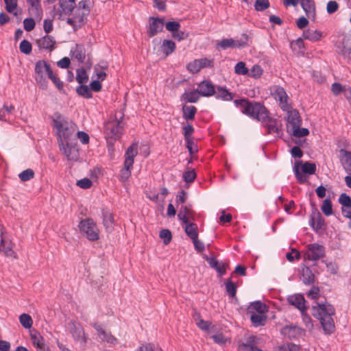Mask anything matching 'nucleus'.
I'll list each match as a JSON object with an SVG mask.
<instances>
[{
  "mask_svg": "<svg viewBox=\"0 0 351 351\" xmlns=\"http://www.w3.org/2000/svg\"><path fill=\"white\" fill-rule=\"evenodd\" d=\"M184 141L193 140L192 135L194 132V128L191 124L187 123L183 127Z\"/></svg>",
  "mask_w": 351,
  "mask_h": 351,
  "instance_id": "bf43d9fd",
  "label": "nucleus"
},
{
  "mask_svg": "<svg viewBox=\"0 0 351 351\" xmlns=\"http://www.w3.org/2000/svg\"><path fill=\"white\" fill-rule=\"evenodd\" d=\"M199 96L197 89H193L184 92L182 95L181 99L188 103H196L198 101Z\"/></svg>",
  "mask_w": 351,
  "mask_h": 351,
  "instance_id": "e433bc0d",
  "label": "nucleus"
},
{
  "mask_svg": "<svg viewBox=\"0 0 351 351\" xmlns=\"http://www.w3.org/2000/svg\"><path fill=\"white\" fill-rule=\"evenodd\" d=\"M49 78L52 81L54 85L57 87V88L60 91L64 92V84L58 77L57 74L54 73L53 71L50 72V75H49Z\"/></svg>",
  "mask_w": 351,
  "mask_h": 351,
  "instance_id": "603ef678",
  "label": "nucleus"
},
{
  "mask_svg": "<svg viewBox=\"0 0 351 351\" xmlns=\"http://www.w3.org/2000/svg\"><path fill=\"white\" fill-rule=\"evenodd\" d=\"M339 202L342 207H351V197L345 193L340 195Z\"/></svg>",
  "mask_w": 351,
  "mask_h": 351,
  "instance_id": "0e129e2a",
  "label": "nucleus"
},
{
  "mask_svg": "<svg viewBox=\"0 0 351 351\" xmlns=\"http://www.w3.org/2000/svg\"><path fill=\"white\" fill-rule=\"evenodd\" d=\"M321 210L326 216H330L332 214V205L330 199H325L324 200Z\"/></svg>",
  "mask_w": 351,
  "mask_h": 351,
  "instance_id": "09e8293b",
  "label": "nucleus"
},
{
  "mask_svg": "<svg viewBox=\"0 0 351 351\" xmlns=\"http://www.w3.org/2000/svg\"><path fill=\"white\" fill-rule=\"evenodd\" d=\"M194 214L195 212L191 208V205H182L178 217L183 223H186L189 219H193Z\"/></svg>",
  "mask_w": 351,
  "mask_h": 351,
  "instance_id": "4be33fe9",
  "label": "nucleus"
},
{
  "mask_svg": "<svg viewBox=\"0 0 351 351\" xmlns=\"http://www.w3.org/2000/svg\"><path fill=\"white\" fill-rule=\"evenodd\" d=\"M197 90L202 97H210L215 95L216 88L209 80H203L197 84Z\"/></svg>",
  "mask_w": 351,
  "mask_h": 351,
  "instance_id": "f3484780",
  "label": "nucleus"
},
{
  "mask_svg": "<svg viewBox=\"0 0 351 351\" xmlns=\"http://www.w3.org/2000/svg\"><path fill=\"white\" fill-rule=\"evenodd\" d=\"M271 96L279 102V106L282 110H289L291 108L288 103V95L285 90L280 86H274L270 89Z\"/></svg>",
  "mask_w": 351,
  "mask_h": 351,
  "instance_id": "6e6552de",
  "label": "nucleus"
},
{
  "mask_svg": "<svg viewBox=\"0 0 351 351\" xmlns=\"http://www.w3.org/2000/svg\"><path fill=\"white\" fill-rule=\"evenodd\" d=\"M301 279L306 285H310L315 281V275L310 267L304 266L301 270Z\"/></svg>",
  "mask_w": 351,
  "mask_h": 351,
  "instance_id": "7c9ffc66",
  "label": "nucleus"
},
{
  "mask_svg": "<svg viewBox=\"0 0 351 351\" xmlns=\"http://www.w3.org/2000/svg\"><path fill=\"white\" fill-rule=\"evenodd\" d=\"M29 5L34 12V15L38 19H41L43 10L40 5V0H25Z\"/></svg>",
  "mask_w": 351,
  "mask_h": 351,
  "instance_id": "a19ab883",
  "label": "nucleus"
},
{
  "mask_svg": "<svg viewBox=\"0 0 351 351\" xmlns=\"http://www.w3.org/2000/svg\"><path fill=\"white\" fill-rule=\"evenodd\" d=\"M122 117L119 120L114 119L108 121L104 125V134L106 138L113 139L114 141L121 138L123 130Z\"/></svg>",
  "mask_w": 351,
  "mask_h": 351,
  "instance_id": "0eeeda50",
  "label": "nucleus"
},
{
  "mask_svg": "<svg viewBox=\"0 0 351 351\" xmlns=\"http://www.w3.org/2000/svg\"><path fill=\"white\" fill-rule=\"evenodd\" d=\"M293 171L298 182L303 184L306 182V177L304 174L313 175L315 173L316 165L311 162L297 161L293 167Z\"/></svg>",
  "mask_w": 351,
  "mask_h": 351,
  "instance_id": "423d86ee",
  "label": "nucleus"
},
{
  "mask_svg": "<svg viewBox=\"0 0 351 351\" xmlns=\"http://www.w3.org/2000/svg\"><path fill=\"white\" fill-rule=\"evenodd\" d=\"M132 167L133 165H127V163L124 162V167L120 171L119 180L121 182H125L131 176Z\"/></svg>",
  "mask_w": 351,
  "mask_h": 351,
  "instance_id": "37998d69",
  "label": "nucleus"
},
{
  "mask_svg": "<svg viewBox=\"0 0 351 351\" xmlns=\"http://www.w3.org/2000/svg\"><path fill=\"white\" fill-rule=\"evenodd\" d=\"M161 51L165 57L173 53L176 49V43L171 40H164L160 46Z\"/></svg>",
  "mask_w": 351,
  "mask_h": 351,
  "instance_id": "c9c22d12",
  "label": "nucleus"
},
{
  "mask_svg": "<svg viewBox=\"0 0 351 351\" xmlns=\"http://www.w3.org/2000/svg\"><path fill=\"white\" fill-rule=\"evenodd\" d=\"M303 37L304 39L309 40L312 42H316L321 39L322 33L319 30H312L307 29L303 32Z\"/></svg>",
  "mask_w": 351,
  "mask_h": 351,
  "instance_id": "4c0bfd02",
  "label": "nucleus"
},
{
  "mask_svg": "<svg viewBox=\"0 0 351 351\" xmlns=\"http://www.w3.org/2000/svg\"><path fill=\"white\" fill-rule=\"evenodd\" d=\"M249 76L257 79L261 77L263 73V69L261 66L254 64L249 71Z\"/></svg>",
  "mask_w": 351,
  "mask_h": 351,
  "instance_id": "680f3d73",
  "label": "nucleus"
},
{
  "mask_svg": "<svg viewBox=\"0 0 351 351\" xmlns=\"http://www.w3.org/2000/svg\"><path fill=\"white\" fill-rule=\"evenodd\" d=\"M309 223L311 226L317 232L323 229L325 225L324 219L317 209H315V210L313 211L311 215Z\"/></svg>",
  "mask_w": 351,
  "mask_h": 351,
  "instance_id": "aec40b11",
  "label": "nucleus"
},
{
  "mask_svg": "<svg viewBox=\"0 0 351 351\" xmlns=\"http://www.w3.org/2000/svg\"><path fill=\"white\" fill-rule=\"evenodd\" d=\"M305 256L308 260L317 261L325 256V247L318 243L309 244Z\"/></svg>",
  "mask_w": 351,
  "mask_h": 351,
  "instance_id": "ddd939ff",
  "label": "nucleus"
},
{
  "mask_svg": "<svg viewBox=\"0 0 351 351\" xmlns=\"http://www.w3.org/2000/svg\"><path fill=\"white\" fill-rule=\"evenodd\" d=\"M215 97L223 101H231L233 99L234 94L230 93L226 86H217L216 88Z\"/></svg>",
  "mask_w": 351,
  "mask_h": 351,
  "instance_id": "bb28decb",
  "label": "nucleus"
},
{
  "mask_svg": "<svg viewBox=\"0 0 351 351\" xmlns=\"http://www.w3.org/2000/svg\"><path fill=\"white\" fill-rule=\"evenodd\" d=\"M101 216L103 224L106 232H112L114 224L113 214L106 208H103L101 209Z\"/></svg>",
  "mask_w": 351,
  "mask_h": 351,
  "instance_id": "412c9836",
  "label": "nucleus"
},
{
  "mask_svg": "<svg viewBox=\"0 0 351 351\" xmlns=\"http://www.w3.org/2000/svg\"><path fill=\"white\" fill-rule=\"evenodd\" d=\"M165 27L167 30L173 34L175 32H178L180 29V24L178 21H168L165 23Z\"/></svg>",
  "mask_w": 351,
  "mask_h": 351,
  "instance_id": "69168bd1",
  "label": "nucleus"
},
{
  "mask_svg": "<svg viewBox=\"0 0 351 351\" xmlns=\"http://www.w3.org/2000/svg\"><path fill=\"white\" fill-rule=\"evenodd\" d=\"M137 153L136 147L134 145H130L125 153L124 162L127 163V165H133L134 157L137 155Z\"/></svg>",
  "mask_w": 351,
  "mask_h": 351,
  "instance_id": "ea45409f",
  "label": "nucleus"
},
{
  "mask_svg": "<svg viewBox=\"0 0 351 351\" xmlns=\"http://www.w3.org/2000/svg\"><path fill=\"white\" fill-rule=\"evenodd\" d=\"M300 5L308 18H315V4L313 0L301 2Z\"/></svg>",
  "mask_w": 351,
  "mask_h": 351,
  "instance_id": "f704fd0d",
  "label": "nucleus"
},
{
  "mask_svg": "<svg viewBox=\"0 0 351 351\" xmlns=\"http://www.w3.org/2000/svg\"><path fill=\"white\" fill-rule=\"evenodd\" d=\"M69 325L70 326V332L72 335V337L75 341L80 343L81 348L83 350H85L88 337L85 335V332L82 324L76 322H71Z\"/></svg>",
  "mask_w": 351,
  "mask_h": 351,
  "instance_id": "1a4fd4ad",
  "label": "nucleus"
},
{
  "mask_svg": "<svg viewBox=\"0 0 351 351\" xmlns=\"http://www.w3.org/2000/svg\"><path fill=\"white\" fill-rule=\"evenodd\" d=\"M77 93L86 99H90L93 97L91 90L86 86L84 84H80L76 88Z\"/></svg>",
  "mask_w": 351,
  "mask_h": 351,
  "instance_id": "a18cd8bd",
  "label": "nucleus"
},
{
  "mask_svg": "<svg viewBox=\"0 0 351 351\" xmlns=\"http://www.w3.org/2000/svg\"><path fill=\"white\" fill-rule=\"evenodd\" d=\"M80 232L89 241H95L99 239V230L97 223L91 218L82 219L78 225Z\"/></svg>",
  "mask_w": 351,
  "mask_h": 351,
  "instance_id": "39448f33",
  "label": "nucleus"
},
{
  "mask_svg": "<svg viewBox=\"0 0 351 351\" xmlns=\"http://www.w3.org/2000/svg\"><path fill=\"white\" fill-rule=\"evenodd\" d=\"M92 184H93L92 181L89 178H87L77 180V183H76L77 186H78L79 187L84 189H88L90 188L92 186Z\"/></svg>",
  "mask_w": 351,
  "mask_h": 351,
  "instance_id": "774afa93",
  "label": "nucleus"
},
{
  "mask_svg": "<svg viewBox=\"0 0 351 351\" xmlns=\"http://www.w3.org/2000/svg\"><path fill=\"white\" fill-rule=\"evenodd\" d=\"M250 321L254 327L264 326L267 321L266 313L250 314Z\"/></svg>",
  "mask_w": 351,
  "mask_h": 351,
  "instance_id": "2f4dec72",
  "label": "nucleus"
},
{
  "mask_svg": "<svg viewBox=\"0 0 351 351\" xmlns=\"http://www.w3.org/2000/svg\"><path fill=\"white\" fill-rule=\"evenodd\" d=\"M93 327L97 331V336L101 341L106 342L110 346H114L118 343V339L112 335L110 331L104 330L101 324L95 323Z\"/></svg>",
  "mask_w": 351,
  "mask_h": 351,
  "instance_id": "2eb2a0df",
  "label": "nucleus"
},
{
  "mask_svg": "<svg viewBox=\"0 0 351 351\" xmlns=\"http://www.w3.org/2000/svg\"><path fill=\"white\" fill-rule=\"evenodd\" d=\"M267 311L268 306L259 300L252 302L247 308V314L266 313Z\"/></svg>",
  "mask_w": 351,
  "mask_h": 351,
  "instance_id": "b1692460",
  "label": "nucleus"
},
{
  "mask_svg": "<svg viewBox=\"0 0 351 351\" xmlns=\"http://www.w3.org/2000/svg\"><path fill=\"white\" fill-rule=\"evenodd\" d=\"M52 71L51 65L45 60H38L35 64L34 79L39 87L42 89H47L48 87V81L45 77V74L49 75Z\"/></svg>",
  "mask_w": 351,
  "mask_h": 351,
  "instance_id": "20e7f679",
  "label": "nucleus"
},
{
  "mask_svg": "<svg viewBox=\"0 0 351 351\" xmlns=\"http://www.w3.org/2000/svg\"><path fill=\"white\" fill-rule=\"evenodd\" d=\"M135 351H163L158 346L151 343H143Z\"/></svg>",
  "mask_w": 351,
  "mask_h": 351,
  "instance_id": "5fc2aeb1",
  "label": "nucleus"
},
{
  "mask_svg": "<svg viewBox=\"0 0 351 351\" xmlns=\"http://www.w3.org/2000/svg\"><path fill=\"white\" fill-rule=\"evenodd\" d=\"M341 54L351 60V36H346L341 40Z\"/></svg>",
  "mask_w": 351,
  "mask_h": 351,
  "instance_id": "cd10ccee",
  "label": "nucleus"
},
{
  "mask_svg": "<svg viewBox=\"0 0 351 351\" xmlns=\"http://www.w3.org/2000/svg\"><path fill=\"white\" fill-rule=\"evenodd\" d=\"M89 0H82L78 3L77 10L75 12V19L80 22L79 26L84 25L87 22V17L90 14V8L88 6Z\"/></svg>",
  "mask_w": 351,
  "mask_h": 351,
  "instance_id": "f8f14e48",
  "label": "nucleus"
},
{
  "mask_svg": "<svg viewBox=\"0 0 351 351\" xmlns=\"http://www.w3.org/2000/svg\"><path fill=\"white\" fill-rule=\"evenodd\" d=\"M339 158L345 171L348 175H351V152L343 148L341 149Z\"/></svg>",
  "mask_w": 351,
  "mask_h": 351,
  "instance_id": "6ab92c4d",
  "label": "nucleus"
},
{
  "mask_svg": "<svg viewBox=\"0 0 351 351\" xmlns=\"http://www.w3.org/2000/svg\"><path fill=\"white\" fill-rule=\"evenodd\" d=\"M55 117L56 118L53 119V125L57 130L58 144L60 140L62 143L75 141V132L77 128V125L64 119L60 113H56Z\"/></svg>",
  "mask_w": 351,
  "mask_h": 351,
  "instance_id": "7ed1b4c3",
  "label": "nucleus"
},
{
  "mask_svg": "<svg viewBox=\"0 0 351 351\" xmlns=\"http://www.w3.org/2000/svg\"><path fill=\"white\" fill-rule=\"evenodd\" d=\"M59 5L62 9V12L66 15H71L75 9V3L69 4L66 0H59Z\"/></svg>",
  "mask_w": 351,
  "mask_h": 351,
  "instance_id": "79ce46f5",
  "label": "nucleus"
},
{
  "mask_svg": "<svg viewBox=\"0 0 351 351\" xmlns=\"http://www.w3.org/2000/svg\"><path fill=\"white\" fill-rule=\"evenodd\" d=\"M197 111V108L194 106L184 105L182 106L183 118L186 121H193Z\"/></svg>",
  "mask_w": 351,
  "mask_h": 351,
  "instance_id": "58836bf2",
  "label": "nucleus"
},
{
  "mask_svg": "<svg viewBox=\"0 0 351 351\" xmlns=\"http://www.w3.org/2000/svg\"><path fill=\"white\" fill-rule=\"evenodd\" d=\"M20 51L25 54H29L32 50V44L27 40H23L19 45Z\"/></svg>",
  "mask_w": 351,
  "mask_h": 351,
  "instance_id": "4d7b16f0",
  "label": "nucleus"
},
{
  "mask_svg": "<svg viewBox=\"0 0 351 351\" xmlns=\"http://www.w3.org/2000/svg\"><path fill=\"white\" fill-rule=\"evenodd\" d=\"M234 72L238 75H246L248 74L249 70L245 62H239L235 65Z\"/></svg>",
  "mask_w": 351,
  "mask_h": 351,
  "instance_id": "13d9d810",
  "label": "nucleus"
},
{
  "mask_svg": "<svg viewBox=\"0 0 351 351\" xmlns=\"http://www.w3.org/2000/svg\"><path fill=\"white\" fill-rule=\"evenodd\" d=\"M226 291L228 295L231 298H234L236 295L237 286L233 282L231 279L228 278L225 282Z\"/></svg>",
  "mask_w": 351,
  "mask_h": 351,
  "instance_id": "c03bdc74",
  "label": "nucleus"
},
{
  "mask_svg": "<svg viewBox=\"0 0 351 351\" xmlns=\"http://www.w3.org/2000/svg\"><path fill=\"white\" fill-rule=\"evenodd\" d=\"M88 80V76L86 73V70L84 68H81L77 70L76 80L80 84H83L86 83Z\"/></svg>",
  "mask_w": 351,
  "mask_h": 351,
  "instance_id": "8fccbe9b",
  "label": "nucleus"
},
{
  "mask_svg": "<svg viewBox=\"0 0 351 351\" xmlns=\"http://www.w3.org/2000/svg\"><path fill=\"white\" fill-rule=\"evenodd\" d=\"M72 56L80 62H84L86 58V49L83 45L76 44L75 47L71 50Z\"/></svg>",
  "mask_w": 351,
  "mask_h": 351,
  "instance_id": "473e14b6",
  "label": "nucleus"
},
{
  "mask_svg": "<svg viewBox=\"0 0 351 351\" xmlns=\"http://www.w3.org/2000/svg\"><path fill=\"white\" fill-rule=\"evenodd\" d=\"M37 44L40 48L52 51L54 49L56 40L51 36L46 35L37 40Z\"/></svg>",
  "mask_w": 351,
  "mask_h": 351,
  "instance_id": "a878e982",
  "label": "nucleus"
},
{
  "mask_svg": "<svg viewBox=\"0 0 351 351\" xmlns=\"http://www.w3.org/2000/svg\"><path fill=\"white\" fill-rule=\"evenodd\" d=\"M165 25L164 18L150 16L147 34L149 38L154 37L163 29Z\"/></svg>",
  "mask_w": 351,
  "mask_h": 351,
  "instance_id": "4468645a",
  "label": "nucleus"
},
{
  "mask_svg": "<svg viewBox=\"0 0 351 351\" xmlns=\"http://www.w3.org/2000/svg\"><path fill=\"white\" fill-rule=\"evenodd\" d=\"M35 25H36L35 21L32 18H26L23 21V27H24V29L27 32H30V31L33 30L35 27Z\"/></svg>",
  "mask_w": 351,
  "mask_h": 351,
  "instance_id": "338daca9",
  "label": "nucleus"
},
{
  "mask_svg": "<svg viewBox=\"0 0 351 351\" xmlns=\"http://www.w3.org/2000/svg\"><path fill=\"white\" fill-rule=\"evenodd\" d=\"M248 39L249 36L247 34H243L239 40L223 38L218 43L217 46L223 50L228 48H243L247 45Z\"/></svg>",
  "mask_w": 351,
  "mask_h": 351,
  "instance_id": "9d476101",
  "label": "nucleus"
},
{
  "mask_svg": "<svg viewBox=\"0 0 351 351\" xmlns=\"http://www.w3.org/2000/svg\"><path fill=\"white\" fill-rule=\"evenodd\" d=\"M204 258L208 263L210 267L215 269L220 276L226 274V269L224 264L219 263L216 258L208 257L205 255L204 256Z\"/></svg>",
  "mask_w": 351,
  "mask_h": 351,
  "instance_id": "393cba45",
  "label": "nucleus"
},
{
  "mask_svg": "<svg viewBox=\"0 0 351 351\" xmlns=\"http://www.w3.org/2000/svg\"><path fill=\"white\" fill-rule=\"evenodd\" d=\"M182 177L186 183H191L196 178V173L194 169L188 170L184 172Z\"/></svg>",
  "mask_w": 351,
  "mask_h": 351,
  "instance_id": "e2e57ef3",
  "label": "nucleus"
},
{
  "mask_svg": "<svg viewBox=\"0 0 351 351\" xmlns=\"http://www.w3.org/2000/svg\"><path fill=\"white\" fill-rule=\"evenodd\" d=\"M288 112L287 121L291 125L292 128L300 127L302 123V119L299 112L297 110H287Z\"/></svg>",
  "mask_w": 351,
  "mask_h": 351,
  "instance_id": "c85d7f7f",
  "label": "nucleus"
},
{
  "mask_svg": "<svg viewBox=\"0 0 351 351\" xmlns=\"http://www.w3.org/2000/svg\"><path fill=\"white\" fill-rule=\"evenodd\" d=\"M184 232L191 239L195 240L198 238V228L196 223L193 222H190L188 221V223H184Z\"/></svg>",
  "mask_w": 351,
  "mask_h": 351,
  "instance_id": "72a5a7b5",
  "label": "nucleus"
},
{
  "mask_svg": "<svg viewBox=\"0 0 351 351\" xmlns=\"http://www.w3.org/2000/svg\"><path fill=\"white\" fill-rule=\"evenodd\" d=\"M14 246V243L10 238L4 236L0 239V252H2L5 256L18 258L16 253L13 250Z\"/></svg>",
  "mask_w": 351,
  "mask_h": 351,
  "instance_id": "dca6fc26",
  "label": "nucleus"
},
{
  "mask_svg": "<svg viewBox=\"0 0 351 351\" xmlns=\"http://www.w3.org/2000/svg\"><path fill=\"white\" fill-rule=\"evenodd\" d=\"M60 150L66 156L68 160H77L79 158V152L77 143L73 141L62 143L60 141L58 144Z\"/></svg>",
  "mask_w": 351,
  "mask_h": 351,
  "instance_id": "9b49d317",
  "label": "nucleus"
},
{
  "mask_svg": "<svg viewBox=\"0 0 351 351\" xmlns=\"http://www.w3.org/2000/svg\"><path fill=\"white\" fill-rule=\"evenodd\" d=\"M234 104L237 107L241 108L242 113L261 121L269 134H276L277 136L282 134L277 125V120L269 116V110L263 104L250 101L247 99H235Z\"/></svg>",
  "mask_w": 351,
  "mask_h": 351,
  "instance_id": "f257e3e1",
  "label": "nucleus"
},
{
  "mask_svg": "<svg viewBox=\"0 0 351 351\" xmlns=\"http://www.w3.org/2000/svg\"><path fill=\"white\" fill-rule=\"evenodd\" d=\"M34 171L32 169H27L19 173V178L23 182H26L34 178Z\"/></svg>",
  "mask_w": 351,
  "mask_h": 351,
  "instance_id": "864d4df0",
  "label": "nucleus"
},
{
  "mask_svg": "<svg viewBox=\"0 0 351 351\" xmlns=\"http://www.w3.org/2000/svg\"><path fill=\"white\" fill-rule=\"evenodd\" d=\"M19 322L22 326L25 329H29L33 324L32 317L27 313H23L19 316Z\"/></svg>",
  "mask_w": 351,
  "mask_h": 351,
  "instance_id": "49530a36",
  "label": "nucleus"
},
{
  "mask_svg": "<svg viewBox=\"0 0 351 351\" xmlns=\"http://www.w3.org/2000/svg\"><path fill=\"white\" fill-rule=\"evenodd\" d=\"M289 303L301 311L302 315H304L306 307L305 306V299L303 295L298 294L291 295L288 298Z\"/></svg>",
  "mask_w": 351,
  "mask_h": 351,
  "instance_id": "5701e85b",
  "label": "nucleus"
},
{
  "mask_svg": "<svg viewBox=\"0 0 351 351\" xmlns=\"http://www.w3.org/2000/svg\"><path fill=\"white\" fill-rule=\"evenodd\" d=\"M258 338L254 335L249 336L245 342L239 344L237 351H263L257 347Z\"/></svg>",
  "mask_w": 351,
  "mask_h": 351,
  "instance_id": "a211bd4d",
  "label": "nucleus"
},
{
  "mask_svg": "<svg viewBox=\"0 0 351 351\" xmlns=\"http://www.w3.org/2000/svg\"><path fill=\"white\" fill-rule=\"evenodd\" d=\"M291 130H292V134L296 137L305 136L308 135V134H309V130L307 128H301L300 126L291 128Z\"/></svg>",
  "mask_w": 351,
  "mask_h": 351,
  "instance_id": "052dcab7",
  "label": "nucleus"
},
{
  "mask_svg": "<svg viewBox=\"0 0 351 351\" xmlns=\"http://www.w3.org/2000/svg\"><path fill=\"white\" fill-rule=\"evenodd\" d=\"M30 336L33 345L38 351H51L49 348H46L44 339L39 333L31 334Z\"/></svg>",
  "mask_w": 351,
  "mask_h": 351,
  "instance_id": "c756f323",
  "label": "nucleus"
},
{
  "mask_svg": "<svg viewBox=\"0 0 351 351\" xmlns=\"http://www.w3.org/2000/svg\"><path fill=\"white\" fill-rule=\"evenodd\" d=\"M254 9L258 12H263L270 6L269 0H256L254 3Z\"/></svg>",
  "mask_w": 351,
  "mask_h": 351,
  "instance_id": "3c124183",
  "label": "nucleus"
},
{
  "mask_svg": "<svg viewBox=\"0 0 351 351\" xmlns=\"http://www.w3.org/2000/svg\"><path fill=\"white\" fill-rule=\"evenodd\" d=\"M317 306L312 307V315L319 320L325 334L330 335L335 332V326L332 315L335 309L332 305L325 302H317Z\"/></svg>",
  "mask_w": 351,
  "mask_h": 351,
  "instance_id": "f03ea898",
  "label": "nucleus"
},
{
  "mask_svg": "<svg viewBox=\"0 0 351 351\" xmlns=\"http://www.w3.org/2000/svg\"><path fill=\"white\" fill-rule=\"evenodd\" d=\"M159 236L163 239V243L165 245L169 244L172 239V234L169 230L162 229L160 231Z\"/></svg>",
  "mask_w": 351,
  "mask_h": 351,
  "instance_id": "6e6d98bb",
  "label": "nucleus"
},
{
  "mask_svg": "<svg viewBox=\"0 0 351 351\" xmlns=\"http://www.w3.org/2000/svg\"><path fill=\"white\" fill-rule=\"evenodd\" d=\"M4 2L6 11L16 16L17 12L15 10L18 6V0H4Z\"/></svg>",
  "mask_w": 351,
  "mask_h": 351,
  "instance_id": "de8ad7c7",
  "label": "nucleus"
}]
</instances>
